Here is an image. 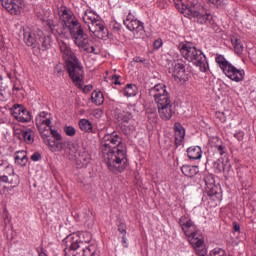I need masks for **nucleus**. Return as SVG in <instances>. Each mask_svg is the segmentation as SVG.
Instances as JSON below:
<instances>
[{
    "label": "nucleus",
    "instance_id": "dca6fc26",
    "mask_svg": "<svg viewBox=\"0 0 256 256\" xmlns=\"http://www.w3.org/2000/svg\"><path fill=\"white\" fill-rule=\"evenodd\" d=\"M63 243L65 245V256H81V252L77 253V249L81 248V244H79V240H75V238L70 235L67 236L64 240Z\"/></svg>",
    "mask_w": 256,
    "mask_h": 256
},
{
    "label": "nucleus",
    "instance_id": "2f4dec72",
    "mask_svg": "<svg viewBox=\"0 0 256 256\" xmlns=\"http://www.w3.org/2000/svg\"><path fill=\"white\" fill-rule=\"evenodd\" d=\"M206 193L209 197H215L219 191V187L217 185L213 184L212 186H207L206 188Z\"/></svg>",
    "mask_w": 256,
    "mask_h": 256
},
{
    "label": "nucleus",
    "instance_id": "7ed1b4c3",
    "mask_svg": "<svg viewBox=\"0 0 256 256\" xmlns=\"http://www.w3.org/2000/svg\"><path fill=\"white\" fill-rule=\"evenodd\" d=\"M178 225L190 245L196 251L198 256H207V249H205V240L203 235L199 233V227L195 224V221L191 219L189 215H182L178 219Z\"/></svg>",
    "mask_w": 256,
    "mask_h": 256
},
{
    "label": "nucleus",
    "instance_id": "b1692460",
    "mask_svg": "<svg viewBox=\"0 0 256 256\" xmlns=\"http://www.w3.org/2000/svg\"><path fill=\"white\" fill-rule=\"evenodd\" d=\"M91 101L95 105H103V103H105V97L103 96V92L94 90L91 94Z\"/></svg>",
    "mask_w": 256,
    "mask_h": 256
},
{
    "label": "nucleus",
    "instance_id": "09e8293b",
    "mask_svg": "<svg viewBox=\"0 0 256 256\" xmlns=\"http://www.w3.org/2000/svg\"><path fill=\"white\" fill-rule=\"evenodd\" d=\"M0 181L2 183H9V177L7 175L0 176Z\"/></svg>",
    "mask_w": 256,
    "mask_h": 256
},
{
    "label": "nucleus",
    "instance_id": "ea45409f",
    "mask_svg": "<svg viewBox=\"0 0 256 256\" xmlns=\"http://www.w3.org/2000/svg\"><path fill=\"white\" fill-rule=\"evenodd\" d=\"M9 166H10L9 161H7L3 158H0V171L2 169H9Z\"/></svg>",
    "mask_w": 256,
    "mask_h": 256
},
{
    "label": "nucleus",
    "instance_id": "39448f33",
    "mask_svg": "<svg viewBox=\"0 0 256 256\" xmlns=\"http://www.w3.org/2000/svg\"><path fill=\"white\" fill-rule=\"evenodd\" d=\"M60 51L65 61H67V71L69 77L78 89L83 88L84 71L81 62L77 59V56L73 53L69 45L65 42L59 43Z\"/></svg>",
    "mask_w": 256,
    "mask_h": 256
},
{
    "label": "nucleus",
    "instance_id": "ddd939ff",
    "mask_svg": "<svg viewBox=\"0 0 256 256\" xmlns=\"http://www.w3.org/2000/svg\"><path fill=\"white\" fill-rule=\"evenodd\" d=\"M124 25L128 31H132L135 35H143L145 33V24L137 20L131 13L124 20Z\"/></svg>",
    "mask_w": 256,
    "mask_h": 256
},
{
    "label": "nucleus",
    "instance_id": "f8f14e48",
    "mask_svg": "<svg viewBox=\"0 0 256 256\" xmlns=\"http://www.w3.org/2000/svg\"><path fill=\"white\" fill-rule=\"evenodd\" d=\"M135 111V106L128 105L124 109L116 108L114 112V117L118 123V125L122 127H127L129 122L133 119V112Z\"/></svg>",
    "mask_w": 256,
    "mask_h": 256
},
{
    "label": "nucleus",
    "instance_id": "1a4fd4ad",
    "mask_svg": "<svg viewBox=\"0 0 256 256\" xmlns=\"http://www.w3.org/2000/svg\"><path fill=\"white\" fill-rule=\"evenodd\" d=\"M215 62L221 71L231 79V81H235V83H241L243 79H245V71L237 69L231 62L225 58V56L221 54H216Z\"/></svg>",
    "mask_w": 256,
    "mask_h": 256
},
{
    "label": "nucleus",
    "instance_id": "e433bc0d",
    "mask_svg": "<svg viewBox=\"0 0 256 256\" xmlns=\"http://www.w3.org/2000/svg\"><path fill=\"white\" fill-rule=\"evenodd\" d=\"M110 29L113 33H119L121 31V25L118 22L112 21L110 23Z\"/></svg>",
    "mask_w": 256,
    "mask_h": 256
},
{
    "label": "nucleus",
    "instance_id": "4d7b16f0",
    "mask_svg": "<svg viewBox=\"0 0 256 256\" xmlns=\"http://www.w3.org/2000/svg\"><path fill=\"white\" fill-rule=\"evenodd\" d=\"M39 256H47V253L42 251V252L39 253Z\"/></svg>",
    "mask_w": 256,
    "mask_h": 256
},
{
    "label": "nucleus",
    "instance_id": "c03bdc74",
    "mask_svg": "<svg viewBox=\"0 0 256 256\" xmlns=\"http://www.w3.org/2000/svg\"><path fill=\"white\" fill-rule=\"evenodd\" d=\"M203 3H208V5H219L221 0H202Z\"/></svg>",
    "mask_w": 256,
    "mask_h": 256
},
{
    "label": "nucleus",
    "instance_id": "423d86ee",
    "mask_svg": "<svg viewBox=\"0 0 256 256\" xmlns=\"http://www.w3.org/2000/svg\"><path fill=\"white\" fill-rule=\"evenodd\" d=\"M181 56L189 63H193L196 67H199L202 73L207 72L209 64H207V58L203 51L195 47L191 42H182L178 45Z\"/></svg>",
    "mask_w": 256,
    "mask_h": 256
},
{
    "label": "nucleus",
    "instance_id": "393cba45",
    "mask_svg": "<svg viewBox=\"0 0 256 256\" xmlns=\"http://www.w3.org/2000/svg\"><path fill=\"white\" fill-rule=\"evenodd\" d=\"M14 159L15 164L20 165V167L27 165V153H25V151H18Z\"/></svg>",
    "mask_w": 256,
    "mask_h": 256
},
{
    "label": "nucleus",
    "instance_id": "cd10ccee",
    "mask_svg": "<svg viewBox=\"0 0 256 256\" xmlns=\"http://www.w3.org/2000/svg\"><path fill=\"white\" fill-rule=\"evenodd\" d=\"M22 136L25 143H27L28 145H32V143L35 141V138L33 137V130H31V128L23 130Z\"/></svg>",
    "mask_w": 256,
    "mask_h": 256
},
{
    "label": "nucleus",
    "instance_id": "58836bf2",
    "mask_svg": "<svg viewBox=\"0 0 256 256\" xmlns=\"http://www.w3.org/2000/svg\"><path fill=\"white\" fill-rule=\"evenodd\" d=\"M118 231L119 233H121L122 235L127 236V225L125 223H120L118 225Z\"/></svg>",
    "mask_w": 256,
    "mask_h": 256
},
{
    "label": "nucleus",
    "instance_id": "a18cd8bd",
    "mask_svg": "<svg viewBox=\"0 0 256 256\" xmlns=\"http://www.w3.org/2000/svg\"><path fill=\"white\" fill-rule=\"evenodd\" d=\"M216 149L220 153V155H225V146L219 145L216 147Z\"/></svg>",
    "mask_w": 256,
    "mask_h": 256
},
{
    "label": "nucleus",
    "instance_id": "de8ad7c7",
    "mask_svg": "<svg viewBox=\"0 0 256 256\" xmlns=\"http://www.w3.org/2000/svg\"><path fill=\"white\" fill-rule=\"evenodd\" d=\"M233 229L236 231V233H239L241 231V226L237 222H233Z\"/></svg>",
    "mask_w": 256,
    "mask_h": 256
},
{
    "label": "nucleus",
    "instance_id": "4c0bfd02",
    "mask_svg": "<svg viewBox=\"0 0 256 256\" xmlns=\"http://www.w3.org/2000/svg\"><path fill=\"white\" fill-rule=\"evenodd\" d=\"M216 117L221 121V123H225L227 121V114L225 112H216Z\"/></svg>",
    "mask_w": 256,
    "mask_h": 256
},
{
    "label": "nucleus",
    "instance_id": "f03ea898",
    "mask_svg": "<svg viewBox=\"0 0 256 256\" xmlns=\"http://www.w3.org/2000/svg\"><path fill=\"white\" fill-rule=\"evenodd\" d=\"M100 156L110 173H123L129 167L127 145L117 132L104 135L100 143Z\"/></svg>",
    "mask_w": 256,
    "mask_h": 256
},
{
    "label": "nucleus",
    "instance_id": "473e14b6",
    "mask_svg": "<svg viewBox=\"0 0 256 256\" xmlns=\"http://www.w3.org/2000/svg\"><path fill=\"white\" fill-rule=\"evenodd\" d=\"M64 133L68 136V137H75L77 130H75V127L73 126H65L64 127Z\"/></svg>",
    "mask_w": 256,
    "mask_h": 256
},
{
    "label": "nucleus",
    "instance_id": "aec40b11",
    "mask_svg": "<svg viewBox=\"0 0 256 256\" xmlns=\"http://www.w3.org/2000/svg\"><path fill=\"white\" fill-rule=\"evenodd\" d=\"M203 155V151L201 150L200 146H191L187 149V156L189 159L193 161H197V159H201Z\"/></svg>",
    "mask_w": 256,
    "mask_h": 256
},
{
    "label": "nucleus",
    "instance_id": "bb28decb",
    "mask_svg": "<svg viewBox=\"0 0 256 256\" xmlns=\"http://www.w3.org/2000/svg\"><path fill=\"white\" fill-rule=\"evenodd\" d=\"M41 138L43 139V143H45L46 141H48L51 136H49L50 133V127L49 126H45V125H40V126H36Z\"/></svg>",
    "mask_w": 256,
    "mask_h": 256
},
{
    "label": "nucleus",
    "instance_id": "5701e85b",
    "mask_svg": "<svg viewBox=\"0 0 256 256\" xmlns=\"http://www.w3.org/2000/svg\"><path fill=\"white\" fill-rule=\"evenodd\" d=\"M181 171L185 177L193 178L199 173V167L185 164L181 167Z\"/></svg>",
    "mask_w": 256,
    "mask_h": 256
},
{
    "label": "nucleus",
    "instance_id": "13d9d810",
    "mask_svg": "<svg viewBox=\"0 0 256 256\" xmlns=\"http://www.w3.org/2000/svg\"><path fill=\"white\" fill-rule=\"evenodd\" d=\"M91 89H93V86H89L88 87V90L91 91Z\"/></svg>",
    "mask_w": 256,
    "mask_h": 256
},
{
    "label": "nucleus",
    "instance_id": "9d476101",
    "mask_svg": "<svg viewBox=\"0 0 256 256\" xmlns=\"http://www.w3.org/2000/svg\"><path fill=\"white\" fill-rule=\"evenodd\" d=\"M44 143L52 153H61V151H64L65 155H75L79 150V144H75L71 140H53L50 138Z\"/></svg>",
    "mask_w": 256,
    "mask_h": 256
},
{
    "label": "nucleus",
    "instance_id": "2eb2a0df",
    "mask_svg": "<svg viewBox=\"0 0 256 256\" xmlns=\"http://www.w3.org/2000/svg\"><path fill=\"white\" fill-rule=\"evenodd\" d=\"M0 3L11 15H19L25 7V0H0Z\"/></svg>",
    "mask_w": 256,
    "mask_h": 256
},
{
    "label": "nucleus",
    "instance_id": "20e7f679",
    "mask_svg": "<svg viewBox=\"0 0 256 256\" xmlns=\"http://www.w3.org/2000/svg\"><path fill=\"white\" fill-rule=\"evenodd\" d=\"M150 97H153L160 119L162 121H171L173 114L175 113V105L171 101V94L167 92V86L165 84H156L149 89Z\"/></svg>",
    "mask_w": 256,
    "mask_h": 256
},
{
    "label": "nucleus",
    "instance_id": "a211bd4d",
    "mask_svg": "<svg viewBox=\"0 0 256 256\" xmlns=\"http://www.w3.org/2000/svg\"><path fill=\"white\" fill-rule=\"evenodd\" d=\"M174 137L176 147H181L185 140V128L179 122L174 123Z\"/></svg>",
    "mask_w": 256,
    "mask_h": 256
},
{
    "label": "nucleus",
    "instance_id": "f257e3e1",
    "mask_svg": "<svg viewBox=\"0 0 256 256\" xmlns=\"http://www.w3.org/2000/svg\"><path fill=\"white\" fill-rule=\"evenodd\" d=\"M58 15L61 23L57 20L47 19V27L50 29L53 35L56 37H67V33H70L71 39L75 45L86 53H92L93 55H99L101 51L99 47L89 39V35L83 30V26L79 23V19L73 15V12L65 6L58 8Z\"/></svg>",
    "mask_w": 256,
    "mask_h": 256
},
{
    "label": "nucleus",
    "instance_id": "37998d69",
    "mask_svg": "<svg viewBox=\"0 0 256 256\" xmlns=\"http://www.w3.org/2000/svg\"><path fill=\"white\" fill-rule=\"evenodd\" d=\"M31 160L32 161H41V153L35 152L34 154H32Z\"/></svg>",
    "mask_w": 256,
    "mask_h": 256
},
{
    "label": "nucleus",
    "instance_id": "603ef678",
    "mask_svg": "<svg viewBox=\"0 0 256 256\" xmlns=\"http://www.w3.org/2000/svg\"><path fill=\"white\" fill-rule=\"evenodd\" d=\"M113 79L115 80V85H121V82H119V76L115 75Z\"/></svg>",
    "mask_w": 256,
    "mask_h": 256
},
{
    "label": "nucleus",
    "instance_id": "3c124183",
    "mask_svg": "<svg viewBox=\"0 0 256 256\" xmlns=\"http://www.w3.org/2000/svg\"><path fill=\"white\" fill-rule=\"evenodd\" d=\"M134 63H145V60H143L141 57H135L133 58Z\"/></svg>",
    "mask_w": 256,
    "mask_h": 256
},
{
    "label": "nucleus",
    "instance_id": "6e6d98bb",
    "mask_svg": "<svg viewBox=\"0 0 256 256\" xmlns=\"http://www.w3.org/2000/svg\"><path fill=\"white\" fill-rule=\"evenodd\" d=\"M13 90H14V91H21V89H20L19 87H17V86H14V87H13Z\"/></svg>",
    "mask_w": 256,
    "mask_h": 256
},
{
    "label": "nucleus",
    "instance_id": "9b49d317",
    "mask_svg": "<svg viewBox=\"0 0 256 256\" xmlns=\"http://www.w3.org/2000/svg\"><path fill=\"white\" fill-rule=\"evenodd\" d=\"M23 41L27 47L32 49H39L40 37H43V31L41 30H32L29 27L22 29Z\"/></svg>",
    "mask_w": 256,
    "mask_h": 256
},
{
    "label": "nucleus",
    "instance_id": "a878e982",
    "mask_svg": "<svg viewBox=\"0 0 256 256\" xmlns=\"http://www.w3.org/2000/svg\"><path fill=\"white\" fill-rule=\"evenodd\" d=\"M79 127L81 131H84L85 133H93V124L87 119H81L79 121Z\"/></svg>",
    "mask_w": 256,
    "mask_h": 256
},
{
    "label": "nucleus",
    "instance_id": "6ab92c4d",
    "mask_svg": "<svg viewBox=\"0 0 256 256\" xmlns=\"http://www.w3.org/2000/svg\"><path fill=\"white\" fill-rule=\"evenodd\" d=\"M45 125L46 127H51V114L42 111L36 117V126Z\"/></svg>",
    "mask_w": 256,
    "mask_h": 256
},
{
    "label": "nucleus",
    "instance_id": "49530a36",
    "mask_svg": "<svg viewBox=\"0 0 256 256\" xmlns=\"http://www.w3.org/2000/svg\"><path fill=\"white\" fill-rule=\"evenodd\" d=\"M162 45H163V42H161V40L154 41V49H161Z\"/></svg>",
    "mask_w": 256,
    "mask_h": 256
},
{
    "label": "nucleus",
    "instance_id": "79ce46f5",
    "mask_svg": "<svg viewBox=\"0 0 256 256\" xmlns=\"http://www.w3.org/2000/svg\"><path fill=\"white\" fill-rule=\"evenodd\" d=\"M214 169H216V173H221L223 171V165H221V162L216 161L214 163Z\"/></svg>",
    "mask_w": 256,
    "mask_h": 256
},
{
    "label": "nucleus",
    "instance_id": "4468645a",
    "mask_svg": "<svg viewBox=\"0 0 256 256\" xmlns=\"http://www.w3.org/2000/svg\"><path fill=\"white\" fill-rule=\"evenodd\" d=\"M11 113L19 123H31V120L33 119L31 112L19 104H14L12 106Z\"/></svg>",
    "mask_w": 256,
    "mask_h": 256
},
{
    "label": "nucleus",
    "instance_id": "c756f323",
    "mask_svg": "<svg viewBox=\"0 0 256 256\" xmlns=\"http://www.w3.org/2000/svg\"><path fill=\"white\" fill-rule=\"evenodd\" d=\"M124 95L126 97H135V95H137V86L135 84H127Z\"/></svg>",
    "mask_w": 256,
    "mask_h": 256
},
{
    "label": "nucleus",
    "instance_id": "412c9836",
    "mask_svg": "<svg viewBox=\"0 0 256 256\" xmlns=\"http://www.w3.org/2000/svg\"><path fill=\"white\" fill-rule=\"evenodd\" d=\"M230 41L236 55H243L245 47L243 46L241 39H239L237 36H230Z\"/></svg>",
    "mask_w": 256,
    "mask_h": 256
},
{
    "label": "nucleus",
    "instance_id": "8fccbe9b",
    "mask_svg": "<svg viewBox=\"0 0 256 256\" xmlns=\"http://www.w3.org/2000/svg\"><path fill=\"white\" fill-rule=\"evenodd\" d=\"M122 245L125 248L129 247V244L127 243V236L125 235L122 236Z\"/></svg>",
    "mask_w": 256,
    "mask_h": 256
},
{
    "label": "nucleus",
    "instance_id": "f3484780",
    "mask_svg": "<svg viewBox=\"0 0 256 256\" xmlns=\"http://www.w3.org/2000/svg\"><path fill=\"white\" fill-rule=\"evenodd\" d=\"M175 81L178 83H185L187 81V73L185 72V64L183 62H176L172 71Z\"/></svg>",
    "mask_w": 256,
    "mask_h": 256
},
{
    "label": "nucleus",
    "instance_id": "72a5a7b5",
    "mask_svg": "<svg viewBox=\"0 0 256 256\" xmlns=\"http://www.w3.org/2000/svg\"><path fill=\"white\" fill-rule=\"evenodd\" d=\"M225 255H227V252H225V250L221 248H214L209 253V256H225Z\"/></svg>",
    "mask_w": 256,
    "mask_h": 256
},
{
    "label": "nucleus",
    "instance_id": "c9c22d12",
    "mask_svg": "<svg viewBox=\"0 0 256 256\" xmlns=\"http://www.w3.org/2000/svg\"><path fill=\"white\" fill-rule=\"evenodd\" d=\"M204 182L206 187H211L212 185H215V178L213 177V175H207L204 178Z\"/></svg>",
    "mask_w": 256,
    "mask_h": 256
},
{
    "label": "nucleus",
    "instance_id": "5fc2aeb1",
    "mask_svg": "<svg viewBox=\"0 0 256 256\" xmlns=\"http://www.w3.org/2000/svg\"><path fill=\"white\" fill-rule=\"evenodd\" d=\"M13 177H14V179H15V184H17V181H19V176L18 175H16L15 173H13Z\"/></svg>",
    "mask_w": 256,
    "mask_h": 256
},
{
    "label": "nucleus",
    "instance_id": "6e6552de",
    "mask_svg": "<svg viewBox=\"0 0 256 256\" xmlns=\"http://www.w3.org/2000/svg\"><path fill=\"white\" fill-rule=\"evenodd\" d=\"M82 20L94 37H97L98 39H107V37H109V30L105 27V22H103L95 12L86 11Z\"/></svg>",
    "mask_w": 256,
    "mask_h": 256
},
{
    "label": "nucleus",
    "instance_id": "0eeeda50",
    "mask_svg": "<svg viewBox=\"0 0 256 256\" xmlns=\"http://www.w3.org/2000/svg\"><path fill=\"white\" fill-rule=\"evenodd\" d=\"M174 5L184 17L194 19L200 25H211L213 23V16L210 13L203 14L197 11L191 0H174Z\"/></svg>",
    "mask_w": 256,
    "mask_h": 256
},
{
    "label": "nucleus",
    "instance_id": "7c9ffc66",
    "mask_svg": "<svg viewBox=\"0 0 256 256\" xmlns=\"http://www.w3.org/2000/svg\"><path fill=\"white\" fill-rule=\"evenodd\" d=\"M81 256H97V248L95 246H86L80 252Z\"/></svg>",
    "mask_w": 256,
    "mask_h": 256
},
{
    "label": "nucleus",
    "instance_id": "f704fd0d",
    "mask_svg": "<svg viewBox=\"0 0 256 256\" xmlns=\"http://www.w3.org/2000/svg\"><path fill=\"white\" fill-rule=\"evenodd\" d=\"M49 127H50L49 135H51L54 140L61 141V139H63V136H61V134L57 130L53 129V126H49Z\"/></svg>",
    "mask_w": 256,
    "mask_h": 256
},
{
    "label": "nucleus",
    "instance_id": "c85d7f7f",
    "mask_svg": "<svg viewBox=\"0 0 256 256\" xmlns=\"http://www.w3.org/2000/svg\"><path fill=\"white\" fill-rule=\"evenodd\" d=\"M89 161H91V157L87 152H83L82 154H79L77 158V162L80 163L81 167H87L89 164Z\"/></svg>",
    "mask_w": 256,
    "mask_h": 256
},
{
    "label": "nucleus",
    "instance_id": "864d4df0",
    "mask_svg": "<svg viewBox=\"0 0 256 256\" xmlns=\"http://www.w3.org/2000/svg\"><path fill=\"white\" fill-rule=\"evenodd\" d=\"M86 237H89L87 240H85V243H89L91 241V234L89 232L84 233Z\"/></svg>",
    "mask_w": 256,
    "mask_h": 256
},
{
    "label": "nucleus",
    "instance_id": "4be33fe9",
    "mask_svg": "<svg viewBox=\"0 0 256 256\" xmlns=\"http://www.w3.org/2000/svg\"><path fill=\"white\" fill-rule=\"evenodd\" d=\"M52 43L53 38H51V35L45 36V34L42 32V37H40L38 49H40L41 51H47V49L51 48Z\"/></svg>",
    "mask_w": 256,
    "mask_h": 256
},
{
    "label": "nucleus",
    "instance_id": "a19ab883",
    "mask_svg": "<svg viewBox=\"0 0 256 256\" xmlns=\"http://www.w3.org/2000/svg\"><path fill=\"white\" fill-rule=\"evenodd\" d=\"M92 115L96 118V119H101V117H103V110L101 109H95L92 112Z\"/></svg>",
    "mask_w": 256,
    "mask_h": 256
}]
</instances>
